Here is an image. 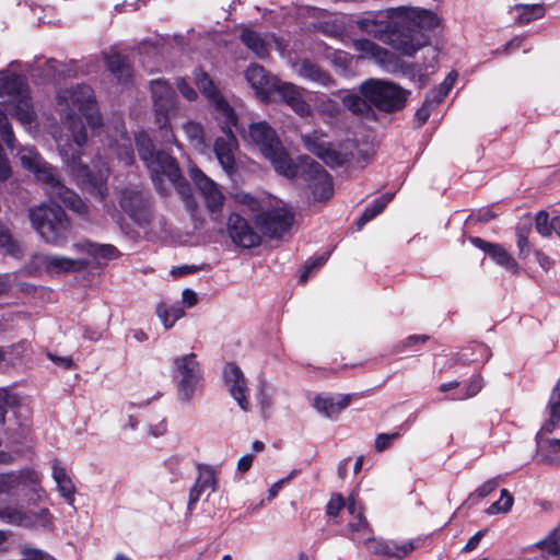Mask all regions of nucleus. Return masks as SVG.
Masks as SVG:
<instances>
[{"mask_svg": "<svg viewBox=\"0 0 560 560\" xmlns=\"http://www.w3.org/2000/svg\"><path fill=\"white\" fill-rule=\"evenodd\" d=\"M173 381L177 387L178 397L189 401L200 387L202 370L195 353L175 357L172 361Z\"/></svg>", "mask_w": 560, "mask_h": 560, "instance_id": "11", "label": "nucleus"}, {"mask_svg": "<svg viewBox=\"0 0 560 560\" xmlns=\"http://www.w3.org/2000/svg\"><path fill=\"white\" fill-rule=\"evenodd\" d=\"M27 89L24 77L7 70L0 71V97L7 98L8 103L19 97Z\"/></svg>", "mask_w": 560, "mask_h": 560, "instance_id": "35", "label": "nucleus"}, {"mask_svg": "<svg viewBox=\"0 0 560 560\" xmlns=\"http://www.w3.org/2000/svg\"><path fill=\"white\" fill-rule=\"evenodd\" d=\"M245 78L257 97L264 103L270 100V93L273 91L278 80L266 73L265 69L256 63L250 65L245 71Z\"/></svg>", "mask_w": 560, "mask_h": 560, "instance_id": "26", "label": "nucleus"}, {"mask_svg": "<svg viewBox=\"0 0 560 560\" xmlns=\"http://www.w3.org/2000/svg\"><path fill=\"white\" fill-rule=\"evenodd\" d=\"M329 253L323 254L316 257L313 260H310L305 264L304 270L301 273L300 282L304 283L307 281L312 272L318 268H320L328 259Z\"/></svg>", "mask_w": 560, "mask_h": 560, "instance_id": "56", "label": "nucleus"}, {"mask_svg": "<svg viewBox=\"0 0 560 560\" xmlns=\"http://www.w3.org/2000/svg\"><path fill=\"white\" fill-rule=\"evenodd\" d=\"M182 128L191 147L200 151L206 148L205 130L200 122L187 120Z\"/></svg>", "mask_w": 560, "mask_h": 560, "instance_id": "47", "label": "nucleus"}, {"mask_svg": "<svg viewBox=\"0 0 560 560\" xmlns=\"http://www.w3.org/2000/svg\"><path fill=\"white\" fill-rule=\"evenodd\" d=\"M535 228L541 236H549L552 231L551 222L549 223V214L540 211L536 215Z\"/></svg>", "mask_w": 560, "mask_h": 560, "instance_id": "62", "label": "nucleus"}, {"mask_svg": "<svg viewBox=\"0 0 560 560\" xmlns=\"http://www.w3.org/2000/svg\"><path fill=\"white\" fill-rule=\"evenodd\" d=\"M52 514L46 508L33 511L26 510L18 503L0 505V520L10 525L49 528L52 526Z\"/></svg>", "mask_w": 560, "mask_h": 560, "instance_id": "13", "label": "nucleus"}, {"mask_svg": "<svg viewBox=\"0 0 560 560\" xmlns=\"http://www.w3.org/2000/svg\"><path fill=\"white\" fill-rule=\"evenodd\" d=\"M189 177L202 196L207 209L212 213L220 212L224 203V195L219 185L197 166L189 168Z\"/></svg>", "mask_w": 560, "mask_h": 560, "instance_id": "17", "label": "nucleus"}, {"mask_svg": "<svg viewBox=\"0 0 560 560\" xmlns=\"http://www.w3.org/2000/svg\"><path fill=\"white\" fill-rule=\"evenodd\" d=\"M0 136L7 147L13 150L15 137L7 113L0 108Z\"/></svg>", "mask_w": 560, "mask_h": 560, "instance_id": "51", "label": "nucleus"}, {"mask_svg": "<svg viewBox=\"0 0 560 560\" xmlns=\"http://www.w3.org/2000/svg\"><path fill=\"white\" fill-rule=\"evenodd\" d=\"M197 472V479L189 491L187 509L190 512L205 492L212 493L217 491V471L214 468L199 464Z\"/></svg>", "mask_w": 560, "mask_h": 560, "instance_id": "24", "label": "nucleus"}, {"mask_svg": "<svg viewBox=\"0 0 560 560\" xmlns=\"http://www.w3.org/2000/svg\"><path fill=\"white\" fill-rule=\"evenodd\" d=\"M221 126L224 137H219L214 141V153L215 156L229 176H233L236 171L235 151L237 149V140L233 135V126L225 127L224 121H218ZM234 127L237 128L235 124Z\"/></svg>", "mask_w": 560, "mask_h": 560, "instance_id": "18", "label": "nucleus"}, {"mask_svg": "<svg viewBox=\"0 0 560 560\" xmlns=\"http://www.w3.org/2000/svg\"><path fill=\"white\" fill-rule=\"evenodd\" d=\"M150 91L155 112V125L159 127L160 137L164 143L176 142L170 122V114L176 105V94L173 88L163 79L152 80Z\"/></svg>", "mask_w": 560, "mask_h": 560, "instance_id": "10", "label": "nucleus"}, {"mask_svg": "<svg viewBox=\"0 0 560 560\" xmlns=\"http://www.w3.org/2000/svg\"><path fill=\"white\" fill-rule=\"evenodd\" d=\"M329 253L323 254L316 257L313 260H310L305 264L304 270L301 273L300 282L304 283L307 281L312 272L318 268H320L328 259Z\"/></svg>", "mask_w": 560, "mask_h": 560, "instance_id": "57", "label": "nucleus"}, {"mask_svg": "<svg viewBox=\"0 0 560 560\" xmlns=\"http://www.w3.org/2000/svg\"><path fill=\"white\" fill-rule=\"evenodd\" d=\"M338 96L343 106L355 115L366 116L372 112L370 102L361 93L339 91Z\"/></svg>", "mask_w": 560, "mask_h": 560, "instance_id": "41", "label": "nucleus"}, {"mask_svg": "<svg viewBox=\"0 0 560 560\" xmlns=\"http://www.w3.org/2000/svg\"><path fill=\"white\" fill-rule=\"evenodd\" d=\"M16 397L12 395L5 388H0V423L3 424L5 421V415L8 408L13 407L16 404Z\"/></svg>", "mask_w": 560, "mask_h": 560, "instance_id": "59", "label": "nucleus"}, {"mask_svg": "<svg viewBox=\"0 0 560 560\" xmlns=\"http://www.w3.org/2000/svg\"><path fill=\"white\" fill-rule=\"evenodd\" d=\"M36 62L38 70H40V75L46 81H56L69 75L70 69L65 63L58 62L55 59H45L43 62L37 60Z\"/></svg>", "mask_w": 560, "mask_h": 560, "instance_id": "45", "label": "nucleus"}, {"mask_svg": "<svg viewBox=\"0 0 560 560\" xmlns=\"http://www.w3.org/2000/svg\"><path fill=\"white\" fill-rule=\"evenodd\" d=\"M350 23L362 33L390 45L405 56L415 55L425 43L421 32L417 30H409L408 33L404 32L399 28V19L393 22L388 13L383 11L353 15Z\"/></svg>", "mask_w": 560, "mask_h": 560, "instance_id": "2", "label": "nucleus"}, {"mask_svg": "<svg viewBox=\"0 0 560 560\" xmlns=\"http://www.w3.org/2000/svg\"><path fill=\"white\" fill-rule=\"evenodd\" d=\"M245 139L259 149L277 173L288 178L296 176L298 166L281 145L276 131L267 122L252 124Z\"/></svg>", "mask_w": 560, "mask_h": 560, "instance_id": "6", "label": "nucleus"}, {"mask_svg": "<svg viewBox=\"0 0 560 560\" xmlns=\"http://www.w3.org/2000/svg\"><path fill=\"white\" fill-rule=\"evenodd\" d=\"M241 39L258 58H265L269 52L270 42H276L273 35H260L250 28H243Z\"/></svg>", "mask_w": 560, "mask_h": 560, "instance_id": "36", "label": "nucleus"}, {"mask_svg": "<svg viewBox=\"0 0 560 560\" xmlns=\"http://www.w3.org/2000/svg\"><path fill=\"white\" fill-rule=\"evenodd\" d=\"M307 187L315 201H326L332 194V182L329 174L317 162H311L306 171Z\"/></svg>", "mask_w": 560, "mask_h": 560, "instance_id": "21", "label": "nucleus"}, {"mask_svg": "<svg viewBox=\"0 0 560 560\" xmlns=\"http://www.w3.org/2000/svg\"><path fill=\"white\" fill-rule=\"evenodd\" d=\"M399 28L408 33L409 30H417L428 38L423 31H431L440 25V18L432 11L420 8H400L398 10ZM427 43H424L425 45Z\"/></svg>", "mask_w": 560, "mask_h": 560, "instance_id": "16", "label": "nucleus"}, {"mask_svg": "<svg viewBox=\"0 0 560 560\" xmlns=\"http://www.w3.org/2000/svg\"><path fill=\"white\" fill-rule=\"evenodd\" d=\"M351 401L349 394L322 393L313 398L312 406L323 417L337 419L338 415L345 410Z\"/></svg>", "mask_w": 560, "mask_h": 560, "instance_id": "25", "label": "nucleus"}, {"mask_svg": "<svg viewBox=\"0 0 560 560\" xmlns=\"http://www.w3.org/2000/svg\"><path fill=\"white\" fill-rule=\"evenodd\" d=\"M33 229L47 244L62 246L71 232V223L60 206L42 203L28 210Z\"/></svg>", "mask_w": 560, "mask_h": 560, "instance_id": "7", "label": "nucleus"}, {"mask_svg": "<svg viewBox=\"0 0 560 560\" xmlns=\"http://www.w3.org/2000/svg\"><path fill=\"white\" fill-rule=\"evenodd\" d=\"M483 387V380L480 375H475L469 380V383L464 390L455 393L451 396L452 400H464L476 396Z\"/></svg>", "mask_w": 560, "mask_h": 560, "instance_id": "50", "label": "nucleus"}, {"mask_svg": "<svg viewBox=\"0 0 560 560\" xmlns=\"http://www.w3.org/2000/svg\"><path fill=\"white\" fill-rule=\"evenodd\" d=\"M116 199L119 208L140 229L158 236L166 231L163 217H155L150 192L141 185L128 184L117 189Z\"/></svg>", "mask_w": 560, "mask_h": 560, "instance_id": "5", "label": "nucleus"}, {"mask_svg": "<svg viewBox=\"0 0 560 560\" xmlns=\"http://www.w3.org/2000/svg\"><path fill=\"white\" fill-rule=\"evenodd\" d=\"M552 432L544 431V425L536 433V460L538 464L560 466V439L549 435Z\"/></svg>", "mask_w": 560, "mask_h": 560, "instance_id": "23", "label": "nucleus"}, {"mask_svg": "<svg viewBox=\"0 0 560 560\" xmlns=\"http://www.w3.org/2000/svg\"><path fill=\"white\" fill-rule=\"evenodd\" d=\"M55 109L60 116L63 128L59 132H52V137L63 163L81 185L104 200L107 196L108 163L101 156L93 161L92 167L81 162L82 149L88 141L82 117L92 130L101 126L93 90L86 84H75L58 90Z\"/></svg>", "mask_w": 560, "mask_h": 560, "instance_id": "1", "label": "nucleus"}, {"mask_svg": "<svg viewBox=\"0 0 560 560\" xmlns=\"http://www.w3.org/2000/svg\"><path fill=\"white\" fill-rule=\"evenodd\" d=\"M195 82L199 91L213 107L215 119L218 121H224L225 127L234 126L235 122H237L235 112L222 96L209 75L201 70H196Z\"/></svg>", "mask_w": 560, "mask_h": 560, "instance_id": "14", "label": "nucleus"}, {"mask_svg": "<svg viewBox=\"0 0 560 560\" xmlns=\"http://www.w3.org/2000/svg\"><path fill=\"white\" fill-rule=\"evenodd\" d=\"M0 494L22 499L28 505H37L48 499L43 475L30 467L0 474Z\"/></svg>", "mask_w": 560, "mask_h": 560, "instance_id": "8", "label": "nucleus"}, {"mask_svg": "<svg viewBox=\"0 0 560 560\" xmlns=\"http://www.w3.org/2000/svg\"><path fill=\"white\" fill-rule=\"evenodd\" d=\"M394 194L386 192L382 195L381 197L376 198L372 205H370L362 215L357 221L358 229H362L364 224L370 222L372 219H374L376 215H378L385 207L388 205V202L393 199Z\"/></svg>", "mask_w": 560, "mask_h": 560, "instance_id": "46", "label": "nucleus"}, {"mask_svg": "<svg viewBox=\"0 0 560 560\" xmlns=\"http://www.w3.org/2000/svg\"><path fill=\"white\" fill-rule=\"evenodd\" d=\"M501 481L502 479L499 476L486 480L481 486H479L474 492H471L468 495L467 500L464 502V505L471 506L477 504L481 499L492 493L498 488Z\"/></svg>", "mask_w": 560, "mask_h": 560, "instance_id": "48", "label": "nucleus"}, {"mask_svg": "<svg viewBox=\"0 0 560 560\" xmlns=\"http://www.w3.org/2000/svg\"><path fill=\"white\" fill-rule=\"evenodd\" d=\"M0 247L4 248L9 254L12 255H15L19 252V247L11 233L2 228H0Z\"/></svg>", "mask_w": 560, "mask_h": 560, "instance_id": "64", "label": "nucleus"}, {"mask_svg": "<svg viewBox=\"0 0 560 560\" xmlns=\"http://www.w3.org/2000/svg\"><path fill=\"white\" fill-rule=\"evenodd\" d=\"M534 547L541 551L545 560H560V527H556L546 538L537 541Z\"/></svg>", "mask_w": 560, "mask_h": 560, "instance_id": "42", "label": "nucleus"}, {"mask_svg": "<svg viewBox=\"0 0 560 560\" xmlns=\"http://www.w3.org/2000/svg\"><path fill=\"white\" fill-rule=\"evenodd\" d=\"M228 232L234 244L253 248L260 244L259 234L238 213H231L228 219Z\"/></svg>", "mask_w": 560, "mask_h": 560, "instance_id": "22", "label": "nucleus"}, {"mask_svg": "<svg viewBox=\"0 0 560 560\" xmlns=\"http://www.w3.org/2000/svg\"><path fill=\"white\" fill-rule=\"evenodd\" d=\"M16 156L26 171L32 173L35 178L44 185L47 195L59 200L70 210L85 214L88 211L86 203L74 191L66 187L57 177L56 170L47 163L32 145L19 148Z\"/></svg>", "mask_w": 560, "mask_h": 560, "instance_id": "4", "label": "nucleus"}, {"mask_svg": "<svg viewBox=\"0 0 560 560\" xmlns=\"http://www.w3.org/2000/svg\"><path fill=\"white\" fill-rule=\"evenodd\" d=\"M347 511L351 516L347 526L348 534L353 540L360 537L365 538L370 533V526L363 515L362 504L352 494L347 499Z\"/></svg>", "mask_w": 560, "mask_h": 560, "instance_id": "32", "label": "nucleus"}, {"mask_svg": "<svg viewBox=\"0 0 560 560\" xmlns=\"http://www.w3.org/2000/svg\"><path fill=\"white\" fill-rule=\"evenodd\" d=\"M155 313L165 329L172 328L185 315L184 307L179 303L167 304L162 302L158 304Z\"/></svg>", "mask_w": 560, "mask_h": 560, "instance_id": "44", "label": "nucleus"}, {"mask_svg": "<svg viewBox=\"0 0 560 560\" xmlns=\"http://www.w3.org/2000/svg\"><path fill=\"white\" fill-rule=\"evenodd\" d=\"M514 503L512 494L506 490L502 489L500 492V499L493 502L488 509L487 514L495 515L500 513H508L511 511Z\"/></svg>", "mask_w": 560, "mask_h": 560, "instance_id": "49", "label": "nucleus"}, {"mask_svg": "<svg viewBox=\"0 0 560 560\" xmlns=\"http://www.w3.org/2000/svg\"><path fill=\"white\" fill-rule=\"evenodd\" d=\"M514 15V21L518 24H527L532 21L539 20L545 15V7L539 3L535 4H515L511 9Z\"/></svg>", "mask_w": 560, "mask_h": 560, "instance_id": "43", "label": "nucleus"}, {"mask_svg": "<svg viewBox=\"0 0 560 560\" xmlns=\"http://www.w3.org/2000/svg\"><path fill=\"white\" fill-rule=\"evenodd\" d=\"M345 506L347 508V502H345L342 495L339 493L332 494L326 506L327 515L335 517Z\"/></svg>", "mask_w": 560, "mask_h": 560, "instance_id": "63", "label": "nucleus"}, {"mask_svg": "<svg viewBox=\"0 0 560 560\" xmlns=\"http://www.w3.org/2000/svg\"><path fill=\"white\" fill-rule=\"evenodd\" d=\"M79 252L88 253L95 259L113 260L119 256L118 249L109 244H98L92 242H82L73 245Z\"/></svg>", "mask_w": 560, "mask_h": 560, "instance_id": "40", "label": "nucleus"}, {"mask_svg": "<svg viewBox=\"0 0 560 560\" xmlns=\"http://www.w3.org/2000/svg\"><path fill=\"white\" fill-rule=\"evenodd\" d=\"M232 199L240 210L255 220V215L260 213L267 206L270 197L257 198L245 191H235L232 194Z\"/></svg>", "mask_w": 560, "mask_h": 560, "instance_id": "37", "label": "nucleus"}, {"mask_svg": "<svg viewBox=\"0 0 560 560\" xmlns=\"http://www.w3.org/2000/svg\"><path fill=\"white\" fill-rule=\"evenodd\" d=\"M293 71L302 79L313 82L323 88L334 85V79L317 65L304 59L293 65Z\"/></svg>", "mask_w": 560, "mask_h": 560, "instance_id": "34", "label": "nucleus"}, {"mask_svg": "<svg viewBox=\"0 0 560 560\" xmlns=\"http://www.w3.org/2000/svg\"><path fill=\"white\" fill-rule=\"evenodd\" d=\"M273 91L301 117H307L311 114V106L303 98L300 89L289 82L278 81Z\"/></svg>", "mask_w": 560, "mask_h": 560, "instance_id": "29", "label": "nucleus"}, {"mask_svg": "<svg viewBox=\"0 0 560 560\" xmlns=\"http://www.w3.org/2000/svg\"><path fill=\"white\" fill-rule=\"evenodd\" d=\"M320 30L325 35L334 38H341L346 33L345 22L337 18L323 22Z\"/></svg>", "mask_w": 560, "mask_h": 560, "instance_id": "53", "label": "nucleus"}, {"mask_svg": "<svg viewBox=\"0 0 560 560\" xmlns=\"http://www.w3.org/2000/svg\"><path fill=\"white\" fill-rule=\"evenodd\" d=\"M256 399L260 406L261 412L266 413L272 405V399H271V393H270L268 385L265 381H260V383L258 385Z\"/></svg>", "mask_w": 560, "mask_h": 560, "instance_id": "55", "label": "nucleus"}, {"mask_svg": "<svg viewBox=\"0 0 560 560\" xmlns=\"http://www.w3.org/2000/svg\"><path fill=\"white\" fill-rule=\"evenodd\" d=\"M138 154L148 171L155 189L167 195L174 188L184 198L189 196V188L183 177L176 160L165 151H155L147 132L140 131L135 137Z\"/></svg>", "mask_w": 560, "mask_h": 560, "instance_id": "3", "label": "nucleus"}, {"mask_svg": "<svg viewBox=\"0 0 560 560\" xmlns=\"http://www.w3.org/2000/svg\"><path fill=\"white\" fill-rule=\"evenodd\" d=\"M315 106L319 113L330 118L336 117L340 112L338 102L327 97L326 95L318 96L315 102Z\"/></svg>", "mask_w": 560, "mask_h": 560, "instance_id": "52", "label": "nucleus"}, {"mask_svg": "<svg viewBox=\"0 0 560 560\" xmlns=\"http://www.w3.org/2000/svg\"><path fill=\"white\" fill-rule=\"evenodd\" d=\"M415 549L413 542H402L397 544L390 541V546L387 548L388 556L395 557V558H402L407 555H409Z\"/></svg>", "mask_w": 560, "mask_h": 560, "instance_id": "60", "label": "nucleus"}, {"mask_svg": "<svg viewBox=\"0 0 560 560\" xmlns=\"http://www.w3.org/2000/svg\"><path fill=\"white\" fill-rule=\"evenodd\" d=\"M10 114L27 130L36 122L37 115L30 96V90H25L19 97L9 102Z\"/></svg>", "mask_w": 560, "mask_h": 560, "instance_id": "28", "label": "nucleus"}, {"mask_svg": "<svg viewBox=\"0 0 560 560\" xmlns=\"http://www.w3.org/2000/svg\"><path fill=\"white\" fill-rule=\"evenodd\" d=\"M359 91L371 105L386 113L401 109L409 94L400 86L380 79L364 81Z\"/></svg>", "mask_w": 560, "mask_h": 560, "instance_id": "9", "label": "nucleus"}, {"mask_svg": "<svg viewBox=\"0 0 560 560\" xmlns=\"http://www.w3.org/2000/svg\"><path fill=\"white\" fill-rule=\"evenodd\" d=\"M112 128L113 131H109V127L107 128L109 151L113 152L125 166H129L133 163L135 154L125 125L120 119H116Z\"/></svg>", "mask_w": 560, "mask_h": 560, "instance_id": "20", "label": "nucleus"}, {"mask_svg": "<svg viewBox=\"0 0 560 560\" xmlns=\"http://www.w3.org/2000/svg\"><path fill=\"white\" fill-rule=\"evenodd\" d=\"M302 141L310 152L314 153L327 165H340L345 160L342 153L336 150L331 143L318 141L310 135L302 136Z\"/></svg>", "mask_w": 560, "mask_h": 560, "instance_id": "31", "label": "nucleus"}, {"mask_svg": "<svg viewBox=\"0 0 560 560\" xmlns=\"http://www.w3.org/2000/svg\"><path fill=\"white\" fill-rule=\"evenodd\" d=\"M293 223V213L281 201L268 199L266 208L255 215V225L271 238L281 237Z\"/></svg>", "mask_w": 560, "mask_h": 560, "instance_id": "12", "label": "nucleus"}, {"mask_svg": "<svg viewBox=\"0 0 560 560\" xmlns=\"http://www.w3.org/2000/svg\"><path fill=\"white\" fill-rule=\"evenodd\" d=\"M329 253L323 254L316 257L313 260H310L305 264L304 270L301 273L300 282L304 283L307 281L312 272L318 268H320L328 259Z\"/></svg>", "mask_w": 560, "mask_h": 560, "instance_id": "58", "label": "nucleus"}, {"mask_svg": "<svg viewBox=\"0 0 560 560\" xmlns=\"http://www.w3.org/2000/svg\"><path fill=\"white\" fill-rule=\"evenodd\" d=\"M456 80H457V73L455 71H452L446 75V78L440 84L439 90L433 97V102L435 104L441 103L448 95V93L453 89Z\"/></svg>", "mask_w": 560, "mask_h": 560, "instance_id": "54", "label": "nucleus"}, {"mask_svg": "<svg viewBox=\"0 0 560 560\" xmlns=\"http://www.w3.org/2000/svg\"><path fill=\"white\" fill-rule=\"evenodd\" d=\"M429 339L428 335H411L404 339L395 347V352L401 353L406 349L412 348L417 345L424 343Z\"/></svg>", "mask_w": 560, "mask_h": 560, "instance_id": "61", "label": "nucleus"}, {"mask_svg": "<svg viewBox=\"0 0 560 560\" xmlns=\"http://www.w3.org/2000/svg\"><path fill=\"white\" fill-rule=\"evenodd\" d=\"M223 382L226 390L238 407L249 412L253 408L249 400V388L243 371L235 363H226L223 369Z\"/></svg>", "mask_w": 560, "mask_h": 560, "instance_id": "15", "label": "nucleus"}, {"mask_svg": "<svg viewBox=\"0 0 560 560\" xmlns=\"http://www.w3.org/2000/svg\"><path fill=\"white\" fill-rule=\"evenodd\" d=\"M105 63L110 73L119 83H128L131 79V69L126 59L118 52L112 51L104 55Z\"/></svg>", "mask_w": 560, "mask_h": 560, "instance_id": "39", "label": "nucleus"}, {"mask_svg": "<svg viewBox=\"0 0 560 560\" xmlns=\"http://www.w3.org/2000/svg\"><path fill=\"white\" fill-rule=\"evenodd\" d=\"M469 241L475 247L483 250L498 265L505 268L508 271L512 273L517 271V262L502 245L486 242L480 237H470Z\"/></svg>", "mask_w": 560, "mask_h": 560, "instance_id": "30", "label": "nucleus"}, {"mask_svg": "<svg viewBox=\"0 0 560 560\" xmlns=\"http://www.w3.org/2000/svg\"><path fill=\"white\" fill-rule=\"evenodd\" d=\"M35 264L50 275H61L84 270L90 261L83 258H69L61 255L38 254Z\"/></svg>", "mask_w": 560, "mask_h": 560, "instance_id": "19", "label": "nucleus"}, {"mask_svg": "<svg viewBox=\"0 0 560 560\" xmlns=\"http://www.w3.org/2000/svg\"><path fill=\"white\" fill-rule=\"evenodd\" d=\"M51 478L56 483L59 495L72 506L74 504L77 489L66 468L58 459H54L51 463Z\"/></svg>", "mask_w": 560, "mask_h": 560, "instance_id": "33", "label": "nucleus"}, {"mask_svg": "<svg viewBox=\"0 0 560 560\" xmlns=\"http://www.w3.org/2000/svg\"><path fill=\"white\" fill-rule=\"evenodd\" d=\"M353 48L359 58L371 60L385 70H389L394 65L393 54L370 39L353 40Z\"/></svg>", "mask_w": 560, "mask_h": 560, "instance_id": "27", "label": "nucleus"}, {"mask_svg": "<svg viewBox=\"0 0 560 560\" xmlns=\"http://www.w3.org/2000/svg\"><path fill=\"white\" fill-rule=\"evenodd\" d=\"M544 431L553 432L560 422V378L555 385L546 406Z\"/></svg>", "mask_w": 560, "mask_h": 560, "instance_id": "38", "label": "nucleus"}]
</instances>
